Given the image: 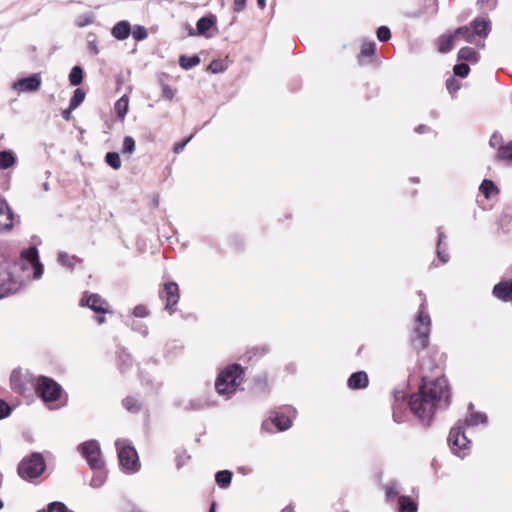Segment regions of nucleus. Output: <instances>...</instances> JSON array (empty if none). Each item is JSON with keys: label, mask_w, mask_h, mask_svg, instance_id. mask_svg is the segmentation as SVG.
Listing matches in <instances>:
<instances>
[{"label": "nucleus", "mask_w": 512, "mask_h": 512, "mask_svg": "<svg viewBox=\"0 0 512 512\" xmlns=\"http://www.w3.org/2000/svg\"><path fill=\"white\" fill-rule=\"evenodd\" d=\"M0 255L4 261L0 263V298L17 293L25 284L24 277L19 275V269L23 272L31 268L33 279H39L43 275L44 267L39 260L36 247H29L20 253V263L13 262L17 251L7 245H3Z\"/></svg>", "instance_id": "f257e3e1"}, {"label": "nucleus", "mask_w": 512, "mask_h": 512, "mask_svg": "<svg viewBox=\"0 0 512 512\" xmlns=\"http://www.w3.org/2000/svg\"><path fill=\"white\" fill-rule=\"evenodd\" d=\"M451 403V389L445 377L421 378L418 392L409 399L411 412L425 426H430L437 410L446 409Z\"/></svg>", "instance_id": "f03ea898"}, {"label": "nucleus", "mask_w": 512, "mask_h": 512, "mask_svg": "<svg viewBox=\"0 0 512 512\" xmlns=\"http://www.w3.org/2000/svg\"><path fill=\"white\" fill-rule=\"evenodd\" d=\"M418 294L421 297V304L415 317L413 333L410 338L411 345L417 352L428 347L431 332V318L427 311L426 297L421 291Z\"/></svg>", "instance_id": "7ed1b4c3"}, {"label": "nucleus", "mask_w": 512, "mask_h": 512, "mask_svg": "<svg viewBox=\"0 0 512 512\" xmlns=\"http://www.w3.org/2000/svg\"><path fill=\"white\" fill-rule=\"evenodd\" d=\"M243 377L244 370L239 364L228 365L218 374L215 380L217 393L227 399L230 398L242 383Z\"/></svg>", "instance_id": "20e7f679"}, {"label": "nucleus", "mask_w": 512, "mask_h": 512, "mask_svg": "<svg viewBox=\"0 0 512 512\" xmlns=\"http://www.w3.org/2000/svg\"><path fill=\"white\" fill-rule=\"evenodd\" d=\"M115 445L122 471L127 474L138 472L141 466L136 449L126 440L118 439Z\"/></svg>", "instance_id": "39448f33"}, {"label": "nucleus", "mask_w": 512, "mask_h": 512, "mask_svg": "<svg viewBox=\"0 0 512 512\" xmlns=\"http://www.w3.org/2000/svg\"><path fill=\"white\" fill-rule=\"evenodd\" d=\"M46 469V462L41 453L34 452L23 458L18 465V475L26 481L40 477Z\"/></svg>", "instance_id": "423d86ee"}, {"label": "nucleus", "mask_w": 512, "mask_h": 512, "mask_svg": "<svg viewBox=\"0 0 512 512\" xmlns=\"http://www.w3.org/2000/svg\"><path fill=\"white\" fill-rule=\"evenodd\" d=\"M297 411L292 406H283L271 412L269 420L262 423V429L271 432L270 425H274L277 431L288 430L295 419Z\"/></svg>", "instance_id": "0eeeda50"}, {"label": "nucleus", "mask_w": 512, "mask_h": 512, "mask_svg": "<svg viewBox=\"0 0 512 512\" xmlns=\"http://www.w3.org/2000/svg\"><path fill=\"white\" fill-rule=\"evenodd\" d=\"M447 441L453 454L460 458H464L468 455L471 441L466 437L464 425H462L461 421H459L455 427L451 428Z\"/></svg>", "instance_id": "6e6552de"}, {"label": "nucleus", "mask_w": 512, "mask_h": 512, "mask_svg": "<svg viewBox=\"0 0 512 512\" xmlns=\"http://www.w3.org/2000/svg\"><path fill=\"white\" fill-rule=\"evenodd\" d=\"M37 395L45 402H54L58 400L62 393L61 386L52 378L38 376L34 383Z\"/></svg>", "instance_id": "1a4fd4ad"}, {"label": "nucleus", "mask_w": 512, "mask_h": 512, "mask_svg": "<svg viewBox=\"0 0 512 512\" xmlns=\"http://www.w3.org/2000/svg\"><path fill=\"white\" fill-rule=\"evenodd\" d=\"M77 451L86 460L91 469L104 468L105 462L102 458L100 444L97 440L91 439L80 443Z\"/></svg>", "instance_id": "9d476101"}, {"label": "nucleus", "mask_w": 512, "mask_h": 512, "mask_svg": "<svg viewBox=\"0 0 512 512\" xmlns=\"http://www.w3.org/2000/svg\"><path fill=\"white\" fill-rule=\"evenodd\" d=\"M80 305L90 308L97 314L98 324H103L105 322L104 315L111 312L109 303L97 293L84 292L80 299Z\"/></svg>", "instance_id": "9b49d317"}, {"label": "nucleus", "mask_w": 512, "mask_h": 512, "mask_svg": "<svg viewBox=\"0 0 512 512\" xmlns=\"http://www.w3.org/2000/svg\"><path fill=\"white\" fill-rule=\"evenodd\" d=\"M160 299L165 302V310L170 315L175 312V305L180 299L179 287L176 282H167L163 285V288L159 291Z\"/></svg>", "instance_id": "f8f14e48"}, {"label": "nucleus", "mask_w": 512, "mask_h": 512, "mask_svg": "<svg viewBox=\"0 0 512 512\" xmlns=\"http://www.w3.org/2000/svg\"><path fill=\"white\" fill-rule=\"evenodd\" d=\"M42 79L39 73L21 78L13 84V88L19 93L36 92L40 89Z\"/></svg>", "instance_id": "ddd939ff"}, {"label": "nucleus", "mask_w": 512, "mask_h": 512, "mask_svg": "<svg viewBox=\"0 0 512 512\" xmlns=\"http://www.w3.org/2000/svg\"><path fill=\"white\" fill-rule=\"evenodd\" d=\"M11 387L12 389L21 394L25 395L28 388H27V382H32L34 385L35 378H33L29 374L23 375L20 370H13L11 377H10Z\"/></svg>", "instance_id": "4468645a"}, {"label": "nucleus", "mask_w": 512, "mask_h": 512, "mask_svg": "<svg viewBox=\"0 0 512 512\" xmlns=\"http://www.w3.org/2000/svg\"><path fill=\"white\" fill-rule=\"evenodd\" d=\"M14 214L7 201L0 196V230L8 231L13 227Z\"/></svg>", "instance_id": "2eb2a0df"}, {"label": "nucleus", "mask_w": 512, "mask_h": 512, "mask_svg": "<svg viewBox=\"0 0 512 512\" xmlns=\"http://www.w3.org/2000/svg\"><path fill=\"white\" fill-rule=\"evenodd\" d=\"M469 26L474 37L486 38L491 32V22L486 17H476Z\"/></svg>", "instance_id": "dca6fc26"}, {"label": "nucleus", "mask_w": 512, "mask_h": 512, "mask_svg": "<svg viewBox=\"0 0 512 512\" xmlns=\"http://www.w3.org/2000/svg\"><path fill=\"white\" fill-rule=\"evenodd\" d=\"M493 295L505 302L512 301V281H502L493 288Z\"/></svg>", "instance_id": "f3484780"}, {"label": "nucleus", "mask_w": 512, "mask_h": 512, "mask_svg": "<svg viewBox=\"0 0 512 512\" xmlns=\"http://www.w3.org/2000/svg\"><path fill=\"white\" fill-rule=\"evenodd\" d=\"M368 384H369L368 375L364 371H358V372L351 374V376L348 378V381H347V386L351 390L364 389L368 386Z\"/></svg>", "instance_id": "a211bd4d"}, {"label": "nucleus", "mask_w": 512, "mask_h": 512, "mask_svg": "<svg viewBox=\"0 0 512 512\" xmlns=\"http://www.w3.org/2000/svg\"><path fill=\"white\" fill-rule=\"evenodd\" d=\"M474 405L472 403H469L468 410L469 415L465 418L464 424L466 426H477L479 424H486L487 423V415L482 412H476L473 410Z\"/></svg>", "instance_id": "6ab92c4d"}, {"label": "nucleus", "mask_w": 512, "mask_h": 512, "mask_svg": "<svg viewBox=\"0 0 512 512\" xmlns=\"http://www.w3.org/2000/svg\"><path fill=\"white\" fill-rule=\"evenodd\" d=\"M131 34V25L128 21L117 22L111 29V35L117 40H125Z\"/></svg>", "instance_id": "aec40b11"}, {"label": "nucleus", "mask_w": 512, "mask_h": 512, "mask_svg": "<svg viewBox=\"0 0 512 512\" xmlns=\"http://www.w3.org/2000/svg\"><path fill=\"white\" fill-rule=\"evenodd\" d=\"M455 35L452 33L442 34L437 39L438 51L442 54H446L453 49V42Z\"/></svg>", "instance_id": "412c9836"}, {"label": "nucleus", "mask_w": 512, "mask_h": 512, "mask_svg": "<svg viewBox=\"0 0 512 512\" xmlns=\"http://www.w3.org/2000/svg\"><path fill=\"white\" fill-rule=\"evenodd\" d=\"M129 109V98L127 95L120 97L114 104L115 113L120 121H124Z\"/></svg>", "instance_id": "4be33fe9"}, {"label": "nucleus", "mask_w": 512, "mask_h": 512, "mask_svg": "<svg viewBox=\"0 0 512 512\" xmlns=\"http://www.w3.org/2000/svg\"><path fill=\"white\" fill-rule=\"evenodd\" d=\"M58 262L61 266L69 269V270H73L75 265L77 263H80L81 262V259L76 257L75 255H70L66 252H59L58 253Z\"/></svg>", "instance_id": "5701e85b"}, {"label": "nucleus", "mask_w": 512, "mask_h": 512, "mask_svg": "<svg viewBox=\"0 0 512 512\" xmlns=\"http://www.w3.org/2000/svg\"><path fill=\"white\" fill-rule=\"evenodd\" d=\"M216 24L215 16H205L201 17L196 24L197 33L200 35H204L208 30H210Z\"/></svg>", "instance_id": "b1692460"}, {"label": "nucleus", "mask_w": 512, "mask_h": 512, "mask_svg": "<svg viewBox=\"0 0 512 512\" xmlns=\"http://www.w3.org/2000/svg\"><path fill=\"white\" fill-rule=\"evenodd\" d=\"M17 158L10 150L0 151V169L6 170L16 164Z\"/></svg>", "instance_id": "393cba45"}, {"label": "nucleus", "mask_w": 512, "mask_h": 512, "mask_svg": "<svg viewBox=\"0 0 512 512\" xmlns=\"http://www.w3.org/2000/svg\"><path fill=\"white\" fill-rule=\"evenodd\" d=\"M376 44L374 41H365L361 46V51L358 56V61L360 64H364V59L368 57H372L375 54Z\"/></svg>", "instance_id": "a878e982"}, {"label": "nucleus", "mask_w": 512, "mask_h": 512, "mask_svg": "<svg viewBox=\"0 0 512 512\" xmlns=\"http://www.w3.org/2000/svg\"><path fill=\"white\" fill-rule=\"evenodd\" d=\"M417 504L408 496H399L398 512H417Z\"/></svg>", "instance_id": "bb28decb"}, {"label": "nucleus", "mask_w": 512, "mask_h": 512, "mask_svg": "<svg viewBox=\"0 0 512 512\" xmlns=\"http://www.w3.org/2000/svg\"><path fill=\"white\" fill-rule=\"evenodd\" d=\"M457 56L459 60L470 61L474 63L478 61V53L472 47H462L458 51Z\"/></svg>", "instance_id": "cd10ccee"}, {"label": "nucleus", "mask_w": 512, "mask_h": 512, "mask_svg": "<svg viewBox=\"0 0 512 512\" xmlns=\"http://www.w3.org/2000/svg\"><path fill=\"white\" fill-rule=\"evenodd\" d=\"M93 470H94V474L91 478L90 486L93 488H99L105 483L107 474H106V471L104 470V468L93 469Z\"/></svg>", "instance_id": "c85d7f7f"}, {"label": "nucleus", "mask_w": 512, "mask_h": 512, "mask_svg": "<svg viewBox=\"0 0 512 512\" xmlns=\"http://www.w3.org/2000/svg\"><path fill=\"white\" fill-rule=\"evenodd\" d=\"M455 38L462 37L466 42L473 43L475 40L474 33H472L469 25L461 26L453 31Z\"/></svg>", "instance_id": "c756f323"}, {"label": "nucleus", "mask_w": 512, "mask_h": 512, "mask_svg": "<svg viewBox=\"0 0 512 512\" xmlns=\"http://www.w3.org/2000/svg\"><path fill=\"white\" fill-rule=\"evenodd\" d=\"M232 480V473L229 470L218 471L215 475V481L221 488H227Z\"/></svg>", "instance_id": "7c9ffc66"}, {"label": "nucleus", "mask_w": 512, "mask_h": 512, "mask_svg": "<svg viewBox=\"0 0 512 512\" xmlns=\"http://www.w3.org/2000/svg\"><path fill=\"white\" fill-rule=\"evenodd\" d=\"M200 63V58L197 55L194 56H185L182 55L179 58V65L181 68L185 70L192 69L193 67L197 66Z\"/></svg>", "instance_id": "2f4dec72"}, {"label": "nucleus", "mask_w": 512, "mask_h": 512, "mask_svg": "<svg viewBox=\"0 0 512 512\" xmlns=\"http://www.w3.org/2000/svg\"><path fill=\"white\" fill-rule=\"evenodd\" d=\"M166 77L165 74H162L159 78V84L161 87L162 96L168 100H172L175 97L176 90L173 89L171 86H169L167 83H165L164 78Z\"/></svg>", "instance_id": "473e14b6"}, {"label": "nucleus", "mask_w": 512, "mask_h": 512, "mask_svg": "<svg viewBox=\"0 0 512 512\" xmlns=\"http://www.w3.org/2000/svg\"><path fill=\"white\" fill-rule=\"evenodd\" d=\"M83 81V70L80 66H74L69 74V82L72 86H78Z\"/></svg>", "instance_id": "72a5a7b5"}, {"label": "nucleus", "mask_w": 512, "mask_h": 512, "mask_svg": "<svg viewBox=\"0 0 512 512\" xmlns=\"http://www.w3.org/2000/svg\"><path fill=\"white\" fill-rule=\"evenodd\" d=\"M479 190L486 198H489L493 193H497L498 191L494 182L488 179L482 181Z\"/></svg>", "instance_id": "f704fd0d"}, {"label": "nucleus", "mask_w": 512, "mask_h": 512, "mask_svg": "<svg viewBox=\"0 0 512 512\" xmlns=\"http://www.w3.org/2000/svg\"><path fill=\"white\" fill-rule=\"evenodd\" d=\"M396 402H398L399 397L395 394ZM393 420L396 423H402L405 420V411L402 407V403H395L393 405Z\"/></svg>", "instance_id": "c9c22d12"}, {"label": "nucleus", "mask_w": 512, "mask_h": 512, "mask_svg": "<svg viewBox=\"0 0 512 512\" xmlns=\"http://www.w3.org/2000/svg\"><path fill=\"white\" fill-rule=\"evenodd\" d=\"M85 99V92L81 88L74 90L72 97L70 98L69 105L71 109L78 108Z\"/></svg>", "instance_id": "e433bc0d"}, {"label": "nucleus", "mask_w": 512, "mask_h": 512, "mask_svg": "<svg viewBox=\"0 0 512 512\" xmlns=\"http://www.w3.org/2000/svg\"><path fill=\"white\" fill-rule=\"evenodd\" d=\"M105 162L114 170H118L121 167V159L117 152H108L105 155Z\"/></svg>", "instance_id": "4c0bfd02"}, {"label": "nucleus", "mask_w": 512, "mask_h": 512, "mask_svg": "<svg viewBox=\"0 0 512 512\" xmlns=\"http://www.w3.org/2000/svg\"><path fill=\"white\" fill-rule=\"evenodd\" d=\"M123 406L127 411L131 413H137L140 411L141 405L137 399L134 397L128 396L123 400Z\"/></svg>", "instance_id": "58836bf2"}, {"label": "nucleus", "mask_w": 512, "mask_h": 512, "mask_svg": "<svg viewBox=\"0 0 512 512\" xmlns=\"http://www.w3.org/2000/svg\"><path fill=\"white\" fill-rule=\"evenodd\" d=\"M498 157L501 160L512 162V142L502 145L498 149Z\"/></svg>", "instance_id": "ea45409f"}, {"label": "nucleus", "mask_w": 512, "mask_h": 512, "mask_svg": "<svg viewBox=\"0 0 512 512\" xmlns=\"http://www.w3.org/2000/svg\"><path fill=\"white\" fill-rule=\"evenodd\" d=\"M131 34L136 41H143L148 37L147 29L141 25H135L131 29Z\"/></svg>", "instance_id": "a19ab883"}, {"label": "nucleus", "mask_w": 512, "mask_h": 512, "mask_svg": "<svg viewBox=\"0 0 512 512\" xmlns=\"http://www.w3.org/2000/svg\"><path fill=\"white\" fill-rule=\"evenodd\" d=\"M436 253L439 260L445 264L449 261L450 255L448 252L447 244H437Z\"/></svg>", "instance_id": "79ce46f5"}, {"label": "nucleus", "mask_w": 512, "mask_h": 512, "mask_svg": "<svg viewBox=\"0 0 512 512\" xmlns=\"http://www.w3.org/2000/svg\"><path fill=\"white\" fill-rule=\"evenodd\" d=\"M208 69L210 72H212L214 74L221 73L227 69V65L225 64V62L223 60L215 59V60L211 61V63L208 66Z\"/></svg>", "instance_id": "37998d69"}, {"label": "nucleus", "mask_w": 512, "mask_h": 512, "mask_svg": "<svg viewBox=\"0 0 512 512\" xmlns=\"http://www.w3.org/2000/svg\"><path fill=\"white\" fill-rule=\"evenodd\" d=\"M135 140L131 136H125L123 139L122 153L132 154L135 151Z\"/></svg>", "instance_id": "c03bdc74"}, {"label": "nucleus", "mask_w": 512, "mask_h": 512, "mask_svg": "<svg viewBox=\"0 0 512 512\" xmlns=\"http://www.w3.org/2000/svg\"><path fill=\"white\" fill-rule=\"evenodd\" d=\"M497 0H477V6L483 12L493 11L497 6Z\"/></svg>", "instance_id": "a18cd8bd"}, {"label": "nucleus", "mask_w": 512, "mask_h": 512, "mask_svg": "<svg viewBox=\"0 0 512 512\" xmlns=\"http://www.w3.org/2000/svg\"><path fill=\"white\" fill-rule=\"evenodd\" d=\"M208 406H209V404L206 400L197 398V399L190 400L186 406V409L187 410H202Z\"/></svg>", "instance_id": "49530a36"}, {"label": "nucleus", "mask_w": 512, "mask_h": 512, "mask_svg": "<svg viewBox=\"0 0 512 512\" xmlns=\"http://www.w3.org/2000/svg\"><path fill=\"white\" fill-rule=\"evenodd\" d=\"M386 498L388 500L393 499L399 493V484L396 481H392L385 486Z\"/></svg>", "instance_id": "de8ad7c7"}, {"label": "nucleus", "mask_w": 512, "mask_h": 512, "mask_svg": "<svg viewBox=\"0 0 512 512\" xmlns=\"http://www.w3.org/2000/svg\"><path fill=\"white\" fill-rule=\"evenodd\" d=\"M469 71L470 67L466 63L456 64L453 68L454 75L461 78H465L469 74Z\"/></svg>", "instance_id": "09e8293b"}, {"label": "nucleus", "mask_w": 512, "mask_h": 512, "mask_svg": "<svg viewBox=\"0 0 512 512\" xmlns=\"http://www.w3.org/2000/svg\"><path fill=\"white\" fill-rule=\"evenodd\" d=\"M377 38L381 42H386L391 38L390 29L387 26H380L377 29Z\"/></svg>", "instance_id": "8fccbe9b"}, {"label": "nucleus", "mask_w": 512, "mask_h": 512, "mask_svg": "<svg viewBox=\"0 0 512 512\" xmlns=\"http://www.w3.org/2000/svg\"><path fill=\"white\" fill-rule=\"evenodd\" d=\"M460 87V83L453 77H450L446 80V88L449 91V93H456L460 89Z\"/></svg>", "instance_id": "3c124183"}, {"label": "nucleus", "mask_w": 512, "mask_h": 512, "mask_svg": "<svg viewBox=\"0 0 512 512\" xmlns=\"http://www.w3.org/2000/svg\"><path fill=\"white\" fill-rule=\"evenodd\" d=\"M87 47L91 54L97 55L99 53L98 45L95 36L89 35L87 38Z\"/></svg>", "instance_id": "603ef678"}, {"label": "nucleus", "mask_w": 512, "mask_h": 512, "mask_svg": "<svg viewBox=\"0 0 512 512\" xmlns=\"http://www.w3.org/2000/svg\"><path fill=\"white\" fill-rule=\"evenodd\" d=\"M190 459V456L186 453V451L178 452L176 456V466L180 469L186 462Z\"/></svg>", "instance_id": "864d4df0"}, {"label": "nucleus", "mask_w": 512, "mask_h": 512, "mask_svg": "<svg viewBox=\"0 0 512 512\" xmlns=\"http://www.w3.org/2000/svg\"><path fill=\"white\" fill-rule=\"evenodd\" d=\"M193 136H194V134H191L188 138H186L182 141L176 142L174 144L173 151L177 154L182 152L184 150L185 146L191 141Z\"/></svg>", "instance_id": "5fc2aeb1"}, {"label": "nucleus", "mask_w": 512, "mask_h": 512, "mask_svg": "<svg viewBox=\"0 0 512 512\" xmlns=\"http://www.w3.org/2000/svg\"><path fill=\"white\" fill-rule=\"evenodd\" d=\"M11 412V407L4 400L0 399V419L8 417Z\"/></svg>", "instance_id": "6e6d98bb"}, {"label": "nucleus", "mask_w": 512, "mask_h": 512, "mask_svg": "<svg viewBox=\"0 0 512 512\" xmlns=\"http://www.w3.org/2000/svg\"><path fill=\"white\" fill-rule=\"evenodd\" d=\"M148 314H149L148 309L144 305H141V304L137 305L133 309V315L135 317L143 318V317L148 316Z\"/></svg>", "instance_id": "4d7b16f0"}, {"label": "nucleus", "mask_w": 512, "mask_h": 512, "mask_svg": "<svg viewBox=\"0 0 512 512\" xmlns=\"http://www.w3.org/2000/svg\"><path fill=\"white\" fill-rule=\"evenodd\" d=\"M132 329L138 331L142 336L148 335V327L142 323L132 324Z\"/></svg>", "instance_id": "13d9d810"}, {"label": "nucleus", "mask_w": 512, "mask_h": 512, "mask_svg": "<svg viewBox=\"0 0 512 512\" xmlns=\"http://www.w3.org/2000/svg\"><path fill=\"white\" fill-rule=\"evenodd\" d=\"M92 22V18L88 16H81L76 19V25L78 27H84Z\"/></svg>", "instance_id": "bf43d9fd"}, {"label": "nucleus", "mask_w": 512, "mask_h": 512, "mask_svg": "<svg viewBox=\"0 0 512 512\" xmlns=\"http://www.w3.org/2000/svg\"><path fill=\"white\" fill-rule=\"evenodd\" d=\"M120 361H122V366H129L131 364V357L129 354H121L119 355ZM122 371H124V368L121 367Z\"/></svg>", "instance_id": "052dcab7"}, {"label": "nucleus", "mask_w": 512, "mask_h": 512, "mask_svg": "<svg viewBox=\"0 0 512 512\" xmlns=\"http://www.w3.org/2000/svg\"><path fill=\"white\" fill-rule=\"evenodd\" d=\"M247 0H234V11L241 12L246 6Z\"/></svg>", "instance_id": "680f3d73"}, {"label": "nucleus", "mask_w": 512, "mask_h": 512, "mask_svg": "<svg viewBox=\"0 0 512 512\" xmlns=\"http://www.w3.org/2000/svg\"><path fill=\"white\" fill-rule=\"evenodd\" d=\"M501 141H502V137L500 135L494 133L491 136L489 143L492 147H496L497 145H499L501 143Z\"/></svg>", "instance_id": "e2e57ef3"}, {"label": "nucleus", "mask_w": 512, "mask_h": 512, "mask_svg": "<svg viewBox=\"0 0 512 512\" xmlns=\"http://www.w3.org/2000/svg\"><path fill=\"white\" fill-rule=\"evenodd\" d=\"M437 233H438V240H437V244H446L444 241L446 239V235L445 233L442 231V228L441 227H438L437 229Z\"/></svg>", "instance_id": "0e129e2a"}, {"label": "nucleus", "mask_w": 512, "mask_h": 512, "mask_svg": "<svg viewBox=\"0 0 512 512\" xmlns=\"http://www.w3.org/2000/svg\"><path fill=\"white\" fill-rule=\"evenodd\" d=\"M74 109H71V106L69 105V107L65 110L62 111V117L69 121L70 118H71V112L73 111Z\"/></svg>", "instance_id": "69168bd1"}, {"label": "nucleus", "mask_w": 512, "mask_h": 512, "mask_svg": "<svg viewBox=\"0 0 512 512\" xmlns=\"http://www.w3.org/2000/svg\"><path fill=\"white\" fill-rule=\"evenodd\" d=\"M415 131L419 134H422L430 131V128L427 125L421 124L415 128Z\"/></svg>", "instance_id": "338daca9"}, {"label": "nucleus", "mask_w": 512, "mask_h": 512, "mask_svg": "<svg viewBox=\"0 0 512 512\" xmlns=\"http://www.w3.org/2000/svg\"><path fill=\"white\" fill-rule=\"evenodd\" d=\"M422 14L421 11H416V12H413V13H406L405 16L406 17H409V18H417L419 17L420 15Z\"/></svg>", "instance_id": "774afa93"}]
</instances>
